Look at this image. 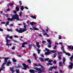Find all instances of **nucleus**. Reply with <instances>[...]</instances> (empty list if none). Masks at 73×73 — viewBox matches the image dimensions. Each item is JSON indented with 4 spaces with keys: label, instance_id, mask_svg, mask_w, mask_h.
Returning <instances> with one entry per match:
<instances>
[{
    "label": "nucleus",
    "instance_id": "obj_13",
    "mask_svg": "<svg viewBox=\"0 0 73 73\" xmlns=\"http://www.w3.org/2000/svg\"><path fill=\"white\" fill-rule=\"evenodd\" d=\"M3 58L4 59V60H4V62L5 63H7V60H8V59H7V58H4V57H3Z\"/></svg>",
    "mask_w": 73,
    "mask_h": 73
},
{
    "label": "nucleus",
    "instance_id": "obj_18",
    "mask_svg": "<svg viewBox=\"0 0 73 73\" xmlns=\"http://www.w3.org/2000/svg\"><path fill=\"white\" fill-rule=\"evenodd\" d=\"M30 16L31 17L33 18V19H36V17L35 16Z\"/></svg>",
    "mask_w": 73,
    "mask_h": 73
},
{
    "label": "nucleus",
    "instance_id": "obj_64",
    "mask_svg": "<svg viewBox=\"0 0 73 73\" xmlns=\"http://www.w3.org/2000/svg\"><path fill=\"white\" fill-rule=\"evenodd\" d=\"M3 29H0V31H3Z\"/></svg>",
    "mask_w": 73,
    "mask_h": 73
},
{
    "label": "nucleus",
    "instance_id": "obj_12",
    "mask_svg": "<svg viewBox=\"0 0 73 73\" xmlns=\"http://www.w3.org/2000/svg\"><path fill=\"white\" fill-rule=\"evenodd\" d=\"M37 24V23L35 22H32L30 23V25H33L34 24Z\"/></svg>",
    "mask_w": 73,
    "mask_h": 73
},
{
    "label": "nucleus",
    "instance_id": "obj_5",
    "mask_svg": "<svg viewBox=\"0 0 73 73\" xmlns=\"http://www.w3.org/2000/svg\"><path fill=\"white\" fill-rule=\"evenodd\" d=\"M28 44L27 42H24L22 44V48H24L25 47V46L24 45H25L26 44Z\"/></svg>",
    "mask_w": 73,
    "mask_h": 73
},
{
    "label": "nucleus",
    "instance_id": "obj_24",
    "mask_svg": "<svg viewBox=\"0 0 73 73\" xmlns=\"http://www.w3.org/2000/svg\"><path fill=\"white\" fill-rule=\"evenodd\" d=\"M9 22L8 21V22H7V23H6V24L7 25H5V26L6 27H7V25H9Z\"/></svg>",
    "mask_w": 73,
    "mask_h": 73
},
{
    "label": "nucleus",
    "instance_id": "obj_15",
    "mask_svg": "<svg viewBox=\"0 0 73 73\" xmlns=\"http://www.w3.org/2000/svg\"><path fill=\"white\" fill-rule=\"evenodd\" d=\"M50 54V52H47L45 53V55L47 56V55H49Z\"/></svg>",
    "mask_w": 73,
    "mask_h": 73
},
{
    "label": "nucleus",
    "instance_id": "obj_14",
    "mask_svg": "<svg viewBox=\"0 0 73 73\" xmlns=\"http://www.w3.org/2000/svg\"><path fill=\"white\" fill-rule=\"evenodd\" d=\"M6 41L7 42V43L6 44V45L7 46L9 45V44H8L9 43L8 42V38H6Z\"/></svg>",
    "mask_w": 73,
    "mask_h": 73
},
{
    "label": "nucleus",
    "instance_id": "obj_58",
    "mask_svg": "<svg viewBox=\"0 0 73 73\" xmlns=\"http://www.w3.org/2000/svg\"><path fill=\"white\" fill-rule=\"evenodd\" d=\"M15 49V46H13V47L12 48V49L13 50H14V49Z\"/></svg>",
    "mask_w": 73,
    "mask_h": 73
},
{
    "label": "nucleus",
    "instance_id": "obj_31",
    "mask_svg": "<svg viewBox=\"0 0 73 73\" xmlns=\"http://www.w3.org/2000/svg\"><path fill=\"white\" fill-rule=\"evenodd\" d=\"M59 65L60 66H62V63L60 62Z\"/></svg>",
    "mask_w": 73,
    "mask_h": 73
},
{
    "label": "nucleus",
    "instance_id": "obj_30",
    "mask_svg": "<svg viewBox=\"0 0 73 73\" xmlns=\"http://www.w3.org/2000/svg\"><path fill=\"white\" fill-rule=\"evenodd\" d=\"M19 16L20 17H21V16H22V12H20L19 13Z\"/></svg>",
    "mask_w": 73,
    "mask_h": 73
},
{
    "label": "nucleus",
    "instance_id": "obj_55",
    "mask_svg": "<svg viewBox=\"0 0 73 73\" xmlns=\"http://www.w3.org/2000/svg\"><path fill=\"white\" fill-rule=\"evenodd\" d=\"M60 72V73H62V70H59Z\"/></svg>",
    "mask_w": 73,
    "mask_h": 73
},
{
    "label": "nucleus",
    "instance_id": "obj_28",
    "mask_svg": "<svg viewBox=\"0 0 73 73\" xmlns=\"http://www.w3.org/2000/svg\"><path fill=\"white\" fill-rule=\"evenodd\" d=\"M13 62H16V60H15V58H13Z\"/></svg>",
    "mask_w": 73,
    "mask_h": 73
},
{
    "label": "nucleus",
    "instance_id": "obj_20",
    "mask_svg": "<svg viewBox=\"0 0 73 73\" xmlns=\"http://www.w3.org/2000/svg\"><path fill=\"white\" fill-rule=\"evenodd\" d=\"M33 56L35 58V59H36V60H37V58H36V54H33Z\"/></svg>",
    "mask_w": 73,
    "mask_h": 73
},
{
    "label": "nucleus",
    "instance_id": "obj_59",
    "mask_svg": "<svg viewBox=\"0 0 73 73\" xmlns=\"http://www.w3.org/2000/svg\"><path fill=\"white\" fill-rule=\"evenodd\" d=\"M59 44H61V46H62V42H59Z\"/></svg>",
    "mask_w": 73,
    "mask_h": 73
},
{
    "label": "nucleus",
    "instance_id": "obj_38",
    "mask_svg": "<svg viewBox=\"0 0 73 73\" xmlns=\"http://www.w3.org/2000/svg\"><path fill=\"white\" fill-rule=\"evenodd\" d=\"M27 62H28L29 63V64H31V60H30L29 59H28V60Z\"/></svg>",
    "mask_w": 73,
    "mask_h": 73
},
{
    "label": "nucleus",
    "instance_id": "obj_48",
    "mask_svg": "<svg viewBox=\"0 0 73 73\" xmlns=\"http://www.w3.org/2000/svg\"><path fill=\"white\" fill-rule=\"evenodd\" d=\"M58 38L60 40H61V36L60 35H59Z\"/></svg>",
    "mask_w": 73,
    "mask_h": 73
},
{
    "label": "nucleus",
    "instance_id": "obj_23",
    "mask_svg": "<svg viewBox=\"0 0 73 73\" xmlns=\"http://www.w3.org/2000/svg\"><path fill=\"white\" fill-rule=\"evenodd\" d=\"M51 52H52V53H56V51L55 50H52L51 51Z\"/></svg>",
    "mask_w": 73,
    "mask_h": 73
},
{
    "label": "nucleus",
    "instance_id": "obj_51",
    "mask_svg": "<svg viewBox=\"0 0 73 73\" xmlns=\"http://www.w3.org/2000/svg\"><path fill=\"white\" fill-rule=\"evenodd\" d=\"M56 47H57V46L56 45L53 48L54 49V50L55 49Z\"/></svg>",
    "mask_w": 73,
    "mask_h": 73
},
{
    "label": "nucleus",
    "instance_id": "obj_33",
    "mask_svg": "<svg viewBox=\"0 0 73 73\" xmlns=\"http://www.w3.org/2000/svg\"><path fill=\"white\" fill-rule=\"evenodd\" d=\"M10 69H11V71H12V73H14V72H15V70H13V69H12L11 68H10Z\"/></svg>",
    "mask_w": 73,
    "mask_h": 73
},
{
    "label": "nucleus",
    "instance_id": "obj_34",
    "mask_svg": "<svg viewBox=\"0 0 73 73\" xmlns=\"http://www.w3.org/2000/svg\"><path fill=\"white\" fill-rule=\"evenodd\" d=\"M21 11H23V9H24V6H22L21 8Z\"/></svg>",
    "mask_w": 73,
    "mask_h": 73
},
{
    "label": "nucleus",
    "instance_id": "obj_42",
    "mask_svg": "<svg viewBox=\"0 0 73 73\" xmlns=\"http://www.w3.org/2000/svg\"><path fill=\"white\" fill-rule=\"evenodd\" d=\"M45 49L46 50V51H48V52H49L50 51V50L47 48H46Z\"/></svg>",
    "mask_w": 73,
    "mask_h": 73
},
{
    "label": "nucleus",
    "instance_id": "obj_22",
    "mask_svg": "<svg viewBox=\"0 0 73 73\" xmlns=\"http://www.w3.org/2000/svg\"><path fill=\"white\" fill-rule=\"evenodd\" d=\"M1 69L2 70H4L5 69V67H4L1 66Z\"/></svg>",
    "mask_w": 73,
    "mask_h": 73
},
{
    "label": "nucleus",
    "instance_id": "obj_32",
    "mask_svg": "<svg viewBox=\"0 0 73 73\" xmlns=\"http://www.w3.org/2000/svg\"><path fill=\"white\" fill-rule=\"evenodd\" d=\"M37 51L38 54H40V52H41V50L38 49L37 50Z\"/></svg>",
    "mask_w": 73,
    "mask_h": 73
},
{
    "label": "nucleus",
    "instance_id": "obj_57",
    "mask_svg": "<svg viewBox=\"0 0 73 73\" xmlns=\"http://www.w3.org/2000/svg\"><path fill=\"white\" fill-rule=\"evenodd\" d=\"M23 24L24 25H26V24L24 22H23Z\"/></svg>",
    "mask_w": 73,
    "mask_h": 73
},
{
    "label": "nucleus",
    "instance_id": "obj_27",
    "mask_svg": "<svg viewBox=\"0 0 73 73\" xmlns=\"http://www.w3.org/2000/svg\"><path fill=\"white\" fill-rule=\"evenodd\" d=\"M73 54L72 55V56H71L70 58V61H72V60H73Z\"/></svg>",
    "mask_w": 73,
    "mask_h": 73
},
{
    "label": "nucleus",
    "instance_id": "obj_61",
    "mask_svg": "<svg viewBox=\"0 0 73 73\" xmlns=\"http://www.w3.org/2000/svg\"><path fill=\"white\" fill-rule=\"evenodd\" d=\"M13 40V41H14V42H18L16 40Z\"/></svg>",
    "mask_w": 73,
    "mask_h": 73
},
{
    "label": "nucleus",
    "instance_id": "obj_37",
    "mask_svg": "<svg viewBox=\"0 0 73 73\" xmlns=\"http://www.w3.org/2000/svg\"><path fill=\"white\" fill-rule=\"evenodd\" d=\"M13 5V3H10L9 4V5L11 7V6H12V5Z\"/></svg>",
    "mask_w": 73,
    "mask_h": 73
},
{
    "label": "nucleus",
    "instance_id": "obj_21",
    "mask_svg": "<svg viewBox=\"0 0 73 73\" xmlns=\"http://www.w3.org/2000/svg\"><path fill=\"white\" fill-rule=\"evenodd\" d=\"M68 47L69 49H72V50H73V46H72V47L71 48V46H68Z\"/></svg>",
    "mask_w": 73,
    "mask_h": 73
},
{
    "label": "nucleus",
    "instance_id": "obj_11",
    "mask_svg": "<svg viewBox=\"0 0 73 73\" xmlns=\"http://www.w3.org/2000/svg\"><path fill=\"white\" fill-rule=\"evenodd\" d=\"M47 41L48 42V44L50 45L52 44V42L50 41V40L49 39H48L47 40Z\"/></svg>",
    "mask_w": 73,
    "mask_h": 73
},
{
    "label": "nucleus",
    "instance_id": "obj_2",
    "mask_svg": "<svg viewBox=\"0 0 73 73\" xmlns=\"http://www.w3.org/2000/svg\"><path fill=\"white\" fill-rule=\"evenodd\" d=\"M41 68H34L33 69L35 70H36L37 71H38L39 72L38 73H42L41 72H45V68L44 67V66H42L41 67Z\"/></svg>",
    "mask_w": 73,
    "mask_h": 73
},
{
    "label": "nucleus",
    "instance_id": "obj_63",
    "mask_svg": "<svg viewBox=\"0 0 73 73\" xmlns=\"http://www.w3.org/2000/svg\"><path fill=\"white\" fill-rule=\"evenodd\" d=\"M48 46L49 48H51V47H52V46H51L50 45H48Z\"/></svg>",
    "mask_w": 73,
    "mask_h": 73
},
{
    "label": "nucleus",
    "instance_id": "obj_50",
    "mask_svg": "<svg viewBox=\"0 0 73 73\" xmlns=\"http://www.w3.org/2000/svg\"><path fill=\"white\" fill-rule=\"evenodd\" d=\"M52 69H53V68L52 67L50 68L49 70H52Z\"/></svg>",
    "mask_w": 73,
    "mask_h": 73
},
{
    "label": "nucleus",
    "instance_id": "obj_44",
    "mask_svg": "<svg viewBox=\"0 0 73 73\" xmlns=\"http://www.w3.org/2000/svg\"><path fill=\"white\" fill-rule=\"evenodd\" d=\"M52 68L53 69H57V67L56 66L52 67Z\"/></svg>",
    "mask_w": 73,
    "mask_h": 73
},
{
    "label": "nucleus",
    "instance_id": "obj_9",
    "mask_svg": "<svg viewBox=\"0 0 73 73\" xmlns=\"http://www.w3.org/2000/svg\"><path fill=\"white\" fill-rule=\"evenodd\" d=\"M60 53H62L60 52L58 53V54L59 55V56H58V58L59 60H61V55H60Z\"/></svg>",
    "mask_w": 73,
    "mask_h": 73
},
{
    "label": "nucleus",
    "instance_id": "obj_54",
    "mask_svg": "<svg viewBox=\"0 0 73 73\" xmlns=\"http://www.w3.org/2000/svg\"><path fill=\"white\" fill-rule=\"evenodd\" d=\"M27 25H24V28L26 29V28H27Z\"/></svg>",
    "mask_w": 73,
    "mask_h": 73
},
{
    "label": "nucleus",
    "instance_id": "obj_16",
    "mask_svg": "<svg viewBox=\"0 0 73 73\" xmlns=\"http://www.w3.org/2000/svg\"><path fill=\"white\" fill-rule=\"evenodd\" d=\"M11 63V62L10 61L7 62V66H9V64H10Z\"/></svg>",
    "mask_w": 73,
    "mask_h": 73
},
{
    "label": "nucleus",
    "instance_id": "obj_41",
    "mask_svg": "<svg viewBox=\"0 0 73 73\" xmlns=\"http://www.w3.org/2000/svg\"><path fill=\"white\" fill-rule=\"evenodd\" d=\"M14 37H15V38H18L19 36L17 35H15L14 36Z\"/></svg>",
    "mask_w": 73,
    "mask_h": 73
},
{
    "label": "nucleus",
    "instance_id": "obj_17",
    "mask_svg": "<svg viewBox=\"0 0 73 73\" xmlns=\"http://www.w3.org/2000/svg\"><path fill=\"white\" fill-rule=\"evenodd\" d=\"M65 58H63V64L64 65H65Z\"/></svg>",
    "mask_w": 73,
    "mask_h": 73
},
{
    "label": "nucleus",
    "instance_id": "obj_53",
    "mask_svg": "<svg viewBox=\"0 0 73 73\" xmlns=\"http://www.w3.org/2000/svg\"><path fill=\"white\" fill-rule=\"evenodd\" d=\"M53 63L54 64H56V61L54 60L53 61Z\"/></svg>",
    "mask_w": 73,
    "mask_h": 73
},
{
    "label": "nucleus",
    "instance_id": "obj_7",
    "mask_svg": "<svg viewBox=\"0 0 73 73\" xmlns=\"http://www.w3.org/2000/svg\"><path fill=\"white\" fill-rule=\"evenodd\" d=\"M36 46L39 49L40 48V45H39V43L37 42H36Z\"/></svg>",
    "mask_w": 73,
    "mask_h": 73
},
{
    "label": "nucleus",
    "instance_id": "obj_45",
    "mask_svg": "<svg viewBox=\"0 0 73 73\" xmlns=\"http://www.w3.org/2000/svg\"><path fill=\"white\" fill-rule=\"evenodd\" d=\"M48 60H49V58H45L44 61H48Z\"/></svg>",
    "mask_w": 73,
    "mask_h": 73
},
{
    "label": "nucleus",
    "instance_id": "obj_19",
    "mask_svg": "<svg viewBox=\"0 0 73 73\" xmlns=\"http://www.w3.org/2000/svg\"><path fill=\"white\" fill-rule=\"evenodd\" d=\"M33 28L34 29V30H36V31H38L39 30L38 29L34 27H33Z\"/></svg>",
    "mask_w": 73,
    "mask_h": 73
},
{
    "label": "nucleus",
    "instance_id": "obj_8",
    "mask_svg": "<svg viewBox=\"0 0 73 73\" xmlns=\"http://www.w3.org/2000/svg\"><path fill=\"white\" fill-rule=\"evenodd\" d=\"M70 65H69V68L71 69H72V68H73V64L72 63H70Z\"/></svg>",
    "mask_w": 73,
    "mask_h": 73
},
{
    "label": "nucleus",
    "instance_id": "obj_43",
    "mask_svg": "<svg viewBox=\"0 0 73 73\" xmlns=\"http://www.w3.org/2000/svg\"><path fill=\"white\" fill-rule=\"evenodd\" d=\"M16 9L17 11H19V8H18L17 7H16Z\"/></svg>",
    "mask_w": 73,
    "mask_h": 73
},
{
    "label": "nucleus",
    "instance_id": "obj_26",
    "mask_svg": "<svg viewBox=\"0 0 73 73\" xmlns=\"http://www.w3.org/2000/svg\"><path fill=\"white\" fill-rule=\"evenodd\" d=\"M52 65V64L50 63H48L47 64V66H48V65Z\"/></svg>",
    "mask_w": 73,
    "mask_h": 73
},
{
    "label": "nucleus",
    "instance_id": "obj_6",
    "mask_svg": "<svg viewBox=\"0 0 73 73\" xmlns=\"http://www.w3.org/2000/svg\"><path fill=\"white\" fill-rule=\"evenodd\" d=\"M62 51L64 52V53H65V54H66V55H67V56H70V53H66L65 52L64 50V49H63Z\"/></svg>",
    "mask_w": 73,
    "mask_h": 73
},
{
    "label": "nucleus",
    "instance_id": "obj_49",
    "mask_svg": "<svg viewBox=\"0 0 73 73\" xmlns=\"http://www.w3.org/2000/svg\"><path fill=\"white\" fill-rule=\"evenodd\" d=\"M20 67H21V66H15V68H20Z\"/></svg>",
    "mask_w": 73,
    "mask_h": 73
},
{
    "label": "nucleus",
    "instance_id": "obj_4",
    "mask_svg": "<svg viewBox=\"0 0 73 73\" xmlns=\"http://www.w3.org/2000/svg\"><path fill=\"white\" fill-rule=\"evenodd\" d=\"M23 65L24 67V68H23V69H24V70H27V68H28V66L26 65V64L24 63H23Z\"/></svg>",
    "mask_w": 73,
    "mask_h": 73
},
{
    "label": "nucleus",
    "instance_id": "obj_52",
    "mask_svg": "<svg viewBox=\"0 0 73 73\" xmlns=\"http://www.w3.org/2000/svg\"><path fill=\"white\" fill-rule=\"evenodd\" d=\"M9 38H10V39H12V38H13V36H11L9 37Z\"/></svg>",
    "mask_w": 73,
    "mask_h": 73
},
{
    "label": "nucleus",
    "instance_id": "obj_25",
    "mask_svg": "<svg viewBox=\"0 0 73 73\" xmlns=\"http://www.w3.org/2000/svg\"><path fill=\"white\" fill-rule=\"evenodd\" d=\"M15 71L17 73H19V72H20L19 69L16 70Z\"/></svg>",
    "mask_w": 73,
    "mask_h": 73
},
{
    "label": "nucleus",
    "instance_id": "obj_60",
    "mask_svg": "<svg viewBox=\"0 0 73 73\" xmlns=\"http://www.w3.org/2000/svg\"><path fill=\"white\" fill-rule=\"evenodd\" d=\"M40 56H41V57H44V55H43V54H40Z\"/></svg>",
    "mask_w": 73,
    "mask_h": 73
},
{
    "label": "nucleus",
    "instance_id": "obj_62",
    "mask_svg": "<svg viewBox=\"0 0 73 73\" xmlns=\"http://www.w3.org/2000/svg\"><path fill=\"white\" fill-rule=\"evenodd\" d=\"M37 66H40V67H42V66L41 65V64H39L38 65H37Z\"/></svg>",
    "mask_w": 73,
    "mask_h": 73
},
{
    "label": "nucleus",
    "instance_id": "obj_40",
    "mask_svg": "<svg viewBox=\"0 0 73 73\" xmlns=\"http://www.w3.org/2000/svg\"><path fill=\"white\" fill-rule=\"evenodd\" d=\"M6 64V63H5V62L4 63H3L2 66H4V65H5V64Z\"/></svg>",
    "mask_w": 73,
    "mask_h": 73
},
{
    "label": "nucleus",
    "instance_id": "obj_39",
    "mask_svg": "<svg viewBox=\"0 0 73 73\" xmlns=\"http://www.w3.org/2000/svg\"><path fill=\"white\" fill-rule=\"evenodd\" d=\"M40 60H41V61L42 62V61H44V59H43L42 58H40Z\"/></svg>",
    "mask_w": 73,
    "mask_h": 73
},
{
    "label": "nucleus",
    "instance_id": "obj_56",
    "mask_svg": "<svg viewBox=\"0 0 73 73\" xmlns=\"http://www.w3.org/2000/svg\"><path fill=\"white\" fill-rule=\"evenodd\" d=\"M19 3L20 5H21L22 4V3H21V1H19Z\"/></svg>",
    "mask_w": 73,
    "mask_h": 73
},
{
    "label": "nucleus",
    "instance_id": "obj_1",
    "mask_svg": "<svg viewBox=\"0 0 73 73\" xmlns=\"http://www.w3.org/2000/svg\"><path fill=\"white\" fill-rule=\"evenodd\" d=\"M19 15H18L16 14L15 15H12V18H8L7 19L9 21H12L13 20H19Z\"/></svg>",
    "mask_w": 73,
    "mask_h": 73
},
{
    "label": "nucleus",
    "instance_id": "obj_29",
    "mask_svg": "<svg viewBox=\"0 0 73 73\" xmlns=\"http://www.w3.org/2000/svg\"><path fill=\"white\" fill-rule=\"evenodd\" d=\"M46 32H48L49 31V28H48V27H46Z\"/></svg>",
    "mask_w": 73,
    "mask_h": 73
},
{
    "label": "nucleus",
    "instance_id": "obj_3",
    "mask_svg": "<svg viewBox=\"0 0 73 73\" xmlns=\"http://www.w3.org/2000/svg\"><path fill=\"white\" fill-rule=\"evenodd\" d=\"M20 30H18V29H15L16 31H17L18 33H22V32H24L25 31H27V29H26L23 28V29H22V28H20L19 29Z\"/></svg>",
    "mask_w": 73,
    "mask_h": 73
},
{
    "label": "nucleus",
    "instance_id": "obj_46",
    "mask_svg": "<svg viewBox=\"0 0 73 73\" xmlns=\"http://www.w3.org/2000/svg\"><path fill=\"white\" fill-rule=\"evenodd\" d=\"M48 62H52V60H48Z\"/></svg>",
    "mask_w": 73,
    "mask_h": 73
},
{
    "label": "nucleus",
    "instance_id": "obj_35",
    "mask_svg": "<svg viewBox=\"0 0 73 73\" xmlns=\"http://www.w3.org/2000/svg\"><path fill=\"white\" fill-rule=\"evenodd\" d=\"M29 47L30 48H32V44H30V45H29Z\"/></svg>",
    "mask_w": 73,
    "mask_h": 73
},
{
    "label": "nucleus",
    "instance_id": "obj_36",
    "mask_svg": "<svg viewBox=\"0 0 73 73\" xmlns=\"http://www.w3.org/2000/svg\"><path fill=\"white\" fill-rule=\"evenodd\" d=\"M6 29L7 31H8V32H9V31H10L11 32H12V30L11 29Z\"/></svg>",
    "mask_w": 73,
    "mask_h": 73
},
{
    "label": "nucleus",
    "instance_id": "obj_10",
    "mask_svg": "<svg viewBox=\"0 0 73 73\" xmlns=\"http://www.w3.org/2000/svg\"><path fill=\"white\" fill-rule=\"evenodd\" d=\"M35 72H37L36 71L32 70H30V72L31 73H35Z\"/></svg>",
    "mask_w": 73,
    "mask_h": 73
},
{
    "label": "nucleus",
    "instance_id": "obj_47",
    "mask_svg": "<svg viewBox=\"0 0 73 73\" xmlns=\"http://www.w3.org/2000/svg\"><path fill=\"white\" fill-rule=\"evenodd\" d=\"M57 55V54L56 53L54 55V58H55Z\"/></svg>",
    "mask_w": 73,
    "mask_h": 73
}]
</instances>
